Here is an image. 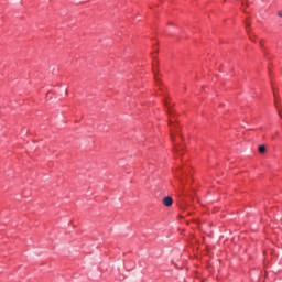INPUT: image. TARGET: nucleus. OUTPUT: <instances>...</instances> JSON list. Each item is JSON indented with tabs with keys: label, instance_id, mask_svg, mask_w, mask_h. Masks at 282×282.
<instances>
[{
	"label": "nucleus",
	"instance_id": "1",
	"mask_svg": "<svg viewBox=\"0 0 282 282\" xmlns=\"http://www.w3.org/2000/svg\"><path fill=\"white\" fill-rule=\"evenodd\" d=\"M169 124L172 131V134H171L172 142H175V134L178 135L180 140H183L182 134H180V124L177 122H173V120H170Z\"/></svg>",
	"mask_w": 282,
	"mask_h": 282
},
{
	"label": "nucleus",
	"instance_id": "2",
	"mask_svg": "<svg viewBox=\"0 0 282 282\" xmlns=\"http://www.w3.org/2000/svg\"><path fill=\"white\" fill-rule=\"evenodd\" d=\"M163 206L170 207L173 206V197L166 196L163 198Z\"/></svg>",
	"mask_w": 282,
	"mask_h": 282
},
{
	"label": "nucleus",
	"instance_id": "3",
	"mask_svg": "<svg viewBox=\"0 0 282 282\" xmlns=\"http://www.w3.org/2000/svg\"><path fill=\"white\" fill-rule=\"evenodd\" d=\"M174 149L176 153H184V145H175Z\"/></svg>",
	"mask_w": 282,
	"mask_h": 282
},
{
	"label": "nucleus",
	"instance_id": "4",
	"mask_svg": "<svg viewBox=\"0 0 282 282\" xmlns=\"http://www.w3.org/2000/svg\"><path fill=\"white\" fill-rule=\"evenodd\" d=\"M165 106L167 107L169 116H175V112H173V110H171V106H169V101H165Z\"/></svg>",
	"mask_w": 282,
	"mask_h": 282
},
{
	"label": "nucleus",
	"instance_id": "5",
	"mask_svg": "<svg viewBox=\"0 0 282 282\" xmlns=\"http://www.w3.org/2000/svg\"><path fill=\"white\" fill-rule=\"evenodd\" d=\"M258 151L259 153H265L267 151L265 145H259Z\"/></svg>",
	"mask_w": 282,
	"mask_h": 282
},
{
	"label": "nucleus",
	"instance_id": "6",
	"mask_svg": "<svg viewBox=\"0 0 282 282\" xmlns=\"http://www.w3.org/2000/svg\"><path fill=\"white\" fill-rule=\"evenodd\" d=\"M275 107L276 108H279V104L275 101ZM278 111H279V115L281 116V118H282V113H281V110L280 109H278Z\"/></svg>",
	"mask_w": 282,
	"mask_h": 282
},
{
	"label": "nucleus",
	"instance_id": "7",
	"mask_svg": "<svg viewBox=\"0 0 282 282\" xmlns=\"http://www.w3.org/2000/svg\"><path fill=\"white\" fill-rule=\"evenodd\" d=\"M154 76H155L156 83H160V79H158V76L155 75V73H154Z\"/></svg>",
	"mask_w": 282,
	"mask_h": 282
},
{
	"label": "nucleus",
	"instance_id": "8",
	"mask_svg": "<svg viewBox=\"0 0 282 282\" xmlns=\"http://www.w3.org/2000/svg\"><path fill=\"white\" fill-rule=\"evenodd\" d=\"M278 14H279V17H282V11H279Z\"/></svg>",
	"mask_w": 282,
	"mask_h": 282
},
{
	"label": "nucleus",
	"instance_id": "9",
	"mask_svg": "<svg viewBox=\"0 0 282 282\" xmlns=\"http://www.w3.org/2000/svg\"><path fill=\"white\" fill-rule=\"evenodd\" d=\"M247 28H250V24H249V23H247Z\"/></svg>",
	"mask_w": 282,
	"mask_h": 282
}]
</instances>
